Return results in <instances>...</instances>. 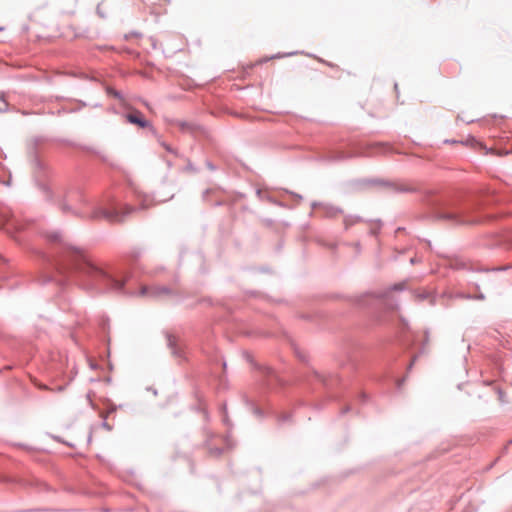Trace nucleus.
I'll return each instance as SVG.
<instances>
[{
    "instance_id": "1",
    "label": "nucleus",
    "mask_w": 512,
    "mask_h": 512,
    "mask_svg": "<svg viewBox=\"0 0 512 512\" xmlns=\"http://www.w3.org/2000/svg\"><path fill=\"white\" fill-rule=\"evenodd\" d=\"M134 211V208L131 206H125L123 211H118L117 209L114 210H108L104 208H97L93 214L92 217L99 219L103 218L110 222H122L124 220V217Z\"/></svg>"
},
{
    "instance_id": "2",
    "label": "nucleus",
    "mask_w": 512,
    "mask_h": 512,
    "mask_svg": "<svg viewBox=\"0 0 512 512\" xmlns=\"http://www.w3.org/2000/svg\"><path fill=\"white\" fill-rule=\"evenodd\" d=\"M125 119L129 123L137 125L140 128H146L150 126V123L144 119L142 113L136 109H131V111L125 115Z\"/></svg>"
},
{
    "instance_id": "3",
    "label": "nucleus",
    "mask_w": 512,
    "mask_h": 512,
    "mask_svg": "<svg viewBox=\"0 0 512 512\" xmlns=\"http://www.w3.org/2000/svg\"><path fill=\"white\" fill-rule=\"evenodd\" d=\"M78 269L84 273H92V272H99L102 273L101 269L98 268L95 264H93L89 259L86 257L83 258V263L79 264Z\"/></svg>"
},
{
    "instance_id": "4",
    "label": "nucleus",
    "mask_w": 512,
    "mask_h": 512,
    "mask_svg": "<svg viewBox=\"0 0 512 512\" xmlns=\"http://www.w3.org/2000/svg\"><path fill=\"white\" fill-rule=\"evenodd\" d=\"M112 282H113V287L116 289H120L123 286V283L118 280H112Z\"/></svg>"
},
{
    "instance_id": "5",
    "label": "nucleus",
    "mask_w": 512,
    "mask_h": 512,
    "mask_svg": "<svg viewBox=\"0 0 512 512\" xmlns=\"http://www.w3.org/2000/svg\"><path fill=\"white\" fill-rule=\"evenodd\" d=\"M186 126H187V125H186L185 123H179V128H180L181 130H184V129L186 128Z\"/></svg>"
}]
</instances>
